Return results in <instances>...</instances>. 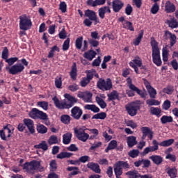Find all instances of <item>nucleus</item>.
Segmentation results:
<instances>
[{
    "instance_id": "9b49d317",
    "label": "nucleus",
    "mask_w": 178,
    "mask_h": 178,
    "mask_svg": "<svg viewBox=\"0 0 178 178\" xmlns=\"http://www.w3.org/2000/svg\"><path fill=\"white\" fill-rule=\"evenodd\" d=\"M129 66L134 69L136 73L138 74L140 73L138 72V67H141L143 66V60L140 56H136L134 58V59L129 62Z\"/></svg>"
},
{
    "instance_id": "864d4df0",
    "label": "nucleus",
    "mask_w": 178,
    "mask_h": 178,
    "mask_svg": "<svg viewBox=\"0 0 178 178\" xmlns=\"http://www.w3.org/2000/svg\"><path fill=\"white\" fill-rule=\"evenodd\" d=\"M17 60H19V58L17 57H13L7 58L6 60V62L9 65V66H12V65H14L15 62H17Z\"/></svg>"
},
{
    "instance_id": "412c9836",
    "label": "nucleus",
    "mask_w": 178,
    "mask_h": 178,
    "mask_svg": "<svg viewBox=\"0 0 178 178\" xmlns=\"http://www.w3.org/2000/svg\"><path fill=\"white\" fill-rule=\"evenodd\" d=\"M127 145L129 148H133L134 145H137V138L136 136H128L127 138Z\"/></svg>"
},
{
    "instance_id": "423d86ee",
    "label": "nucleus",
    "mask_w": 178,
    "mask_h": 178,
    "mask_svg": "<svg viewBox=\"0 0 178 178\" xmlns=\"http://www.w3.org/2000/svg\"><path fill=\"white\" fill-rule=\"evenodd\" d=\"M19 29L20 30H24V31L30 30L33 23L30 17L26 15H23L19 17Z\"/></svg>"
},
{
    "instance_id": "c85d7f7f",
    "label": "nucleus",
    "mask_w": 178,
    "mask_h": 178,
    "mask_svg": "<svg viewBox=\"0 0 178 178\" xmlns=\"http://www.w3.org/2000/svg\"><path fill=\"white\" fill-rule=\"evenodd\" d=\"M35 148L36 149H42L43 151H48V144L47 141L43 140L40 143L35 145Z\"/></svg>"
},
{
    "instance_id": "de8ad7c7",
    "label": "nucleus",
    "mask_w": 178,
    "mask_h": 178,
    "mask_svg": "<svg viewBox=\"0 0 178 178\" xmlns=\"http://www.w3.org/2000/svg\"><path fill=\"white\" fill-rule=\"evenodd\" d=\"M59 9L61 10L62 13H66L67 10V5L66 4V2L61 1L59 5Z\"/></svg>"
},
{
    "instance_id": "4be33fe9",
    "label": "nucleus",
    "mask_w": 178,
    "mask_h": 178,
    "mask_svg": "<svg viewBox=\"0 0 178 178\" xmlns=\"http://www.w3.org/2000/svg\"><path fill=\"white\" fill-rule=\"evenodd\" d=\"M130 90H132L133 91H135L141 97V98H146L147 97V93L142 91L141 90L138 89V88L136 87L134 85H130L129 86Z\"/></svg>"
},
{
    "instance_id": "603ef678",
    "label": "nucleus",
    "mask_w": 178,
    "mask_h": 178,
    "mask_svg": "<svg viewBox=\"0 0 178 178\" xmlns=\"http://www.w3.org/2000/svg\"><path fill=\"white\" fill-rule=\"evenodd\" d=\"M49 166H50L51 172H55V170H56V169H58V165L56 164V161L51 160L49 163Z\"/></svg>"
},
{
    "instance_id": "f704fd0d",
    "label": "nucleus",
    "mask_w": 178,
    "mask_h": 178,
    "mask_svg": "<svg viewBox=\"0 0 178 178\" xmlns=\"http://www.w3.org/2000/svg\"><path fill=\"white\" fill-rule=\"evenodd\" d=\"M59 51H60V49L59 47H58V46L55 45L52 47L50 49V51L49 52L47 58H54V56H55V52H59Z\"/></svg>"
},
{
    "instance_id": "8fccbe9b",
    "label": "nucleus",
    "mask_w": 178,
    "mask_h": 178,
    "mask_svg": "<svg viewBox=\"0 0 178 178\" xmlns=\"http://www.w3.org/2000/svg\"><path fill=\"white\" fill-rule=\"evenodd\" d=\"M37 105L40 108H42L44 111H48V102H38Z\"/></svg>"
},
{
    "instance_id": "aec40b11",
    "label": "nucleus",
    "mask_w": 178,
    "mask_h": 178,
    "mask_svg": "<svg viewBox=\"0 0 178 178\" xmlns=\"http://www.w3.org/2000/svg\"><path fill=\"white\" fill-rule=\"evenodd\" d=\"M166 173L168 175L169 177L170 178H176L177 177V170L176 169V168L172 167V168H170L168 167L165 169Z\"/></svg>"
},
{
    "instance_id": "6e6552de",
    "label": "nucleus",
    "mask_w": 178,
    "mask_h": 178,
    "mask_svg": "<svg viewBox=\"0 0 178 178\" xmlns=\"http://www.w3.org/2000/svg\"><path fill=\"white\" fill-rule=\"evenodd\" d=\"M128 115L130 116H136L137 112L140 111V102H134L125 106Z\"/></svg>"
},
{
    "instance_id": "5fc2aeb1",
    "label": "nucleus",
    "mask_w": 178,
    "mask_h": 178,
    "mask_svg": "<svg viewBox=\"0 0 178 178\" xmlns=\"http://www.w3.org/2000/svg\"><path fill=\"white\" fill-rule=\"evenodd\" d=\"M106 118V113L102 112L97 114H95L92 116V119H101L104 120Z\"/></svg>"
},
{
    "instance_id": "ddd939ff",
    "label": "nucleus",
    "mask_w": 178,
    "mask_h": 178,
    "mask_svg": "<svg viewBox=\"0 0 178 178\" xmlns=\"http://www.w3.org/2000/svg\"><path fill=\"white\" fill-rule=\"evenodd\" d=\"M153 146H149L144 149L143 152V155H147L149 154V152H154L155 151H158L159 149V143L156 140H153L152 141Z\"/></svg>"
},
{
    "instance_id": "79ce46f5",
    "label": "nucleus",
    "mask_w": 178,
    "mask_h": 178,
    "mask_svg": "<svg viewBox=\"0 0 178 178\" xmlns=\"http://www.w3.org/2000/svg\"><path fill=\"white\" fill-rule=\"evenodd\" d=\"M173 143H175L174 139H169L162 141L160 143L159 145H161V147H170V145H172Z\"/></svg>"
},
{
    "instance_id": "4468645a",
    "label": "nucleus",
    "mask_w": 178,
    "mask_h": 178,
    "mask_svg": "<svg viewBox=\"0 0 178 178\" xmlns=\"http://www.w3.org/2000/svg\"><path fill=\"white\" fill-rule=\"evenodd\" d=\"M140 130L143 133L142 140H145L147 136L149 137V140H152L154 138V132L149 127H143L140 128Z\"/></svg>"
},
{
    "instance_id": "13d9d810",
    "label": "nucleus",
    "mask_w": 178,
    "mask_h": 178,
    "mask_svg": "<svg viewBox=\"0 0 178 178\" xmlns=\"http://www.w3.org/2000/svg\"><path fill=\"white\" fill-rule=\"evenodd\" d=\"M147 92L149 93L150 98H155V97H156V90L152 87L147 89Z\"/></svg>"
},
{
    "instance_id": "338daca9",
    "label": "nucleus",
    "mask_w": 178,
    "mask_h": 178,
    "mask_svg": "<svg viewBox=\"0 0 178 178\" xmlns=\"http://www.w3.org/2000/svg\"><path fill=\"white\" fill-rule=\"evenodd\" d=\"M108 148L111 149H115V148H116V147H118V141L113 140H111L108 145Z\"/></svg>"
},
{
    "instance_id": "9d476101",
    "label": "nucleus",
    "mask_w": 178,
    "mask_h": 178,
    "mask_svg": "<svg viewBox=\"0 0 178 178\" xmlns=\"http://www.w3.org/2000/svg\"><path fill=\"white\" fill-rule=\"evenodd\" d=\"M45 114L46 113H44V111H41L38 108H33L29 113V116L35 120H37V119H40V120H41V119H44V118H45Z\"/></svg>"
},
{
    "instance_id": "774afa93",
    "label": "nucleus",
    "mask_w": 178,
    "mask_h": 178,
    "mask_svg": "<svg viewBox=\"0 0 178 178\" xmlns=\"http://www.w3.org/2000/svg\"><path fill=\"white\" fill-rule=\"evenodd\" d=\"M170 101L169 100H165L163 104V109H164V111H168L169 109V108H170Z\"/></svg>"
},
{
    "instance_id": "4d7b16f0",
    "label": "nucleus",
    "mask_w": 178,
    "mask_h": 178,
    "mask_svg": "<svg viewBox=\"0 0 178 178\" xmlns=\"http://www.w3.org/2000/svg\"><path fill=\"white\" fill-rule=\"evenodd\" d=\"M48 143L50 145H52L53 144H58V137H56V136H50L48 140Z\"/></svg>"
},
{
    "instance_id": "58836bf2",
    "label": "nucleus",
    "mask_w": 178,
    "mask_h": 178,
    "mask_svg": "<svg viewBox=\"0 0 178 178\" xmlns=\"http://www.w3.org/2000/svg\"><path fill=\"white\" fill-rule=\"evenodd\" d=\"M123 28L127 30H130V31H134V28L133 27V24L129 21H124L123 22Z\"/></svg>"
},
{
    "instance_id": "09e8293b",
    "label": "nucleus",
    "mask_w": 178,
    "mask_h": 178,
    "mask_svg": "<svg viewBox=\"0 0 178 178\" xmlns=\"http://www.w3.org/2000/svg\"><path fill=\"white\" fill-rule=\"evenodd\" d=\"M70 47V38H67L63 44V51H67Z\"/></svg>"
},
{
    "instance_id": "c756f323",
    "label": "nucleus",
    "mask_w": 178,
    "mask_h": 178,
    "mask_svg": "<svg viewBox=\"0 0 178 178\" xmlns=\"http://www.w3.org/2000/svg\"><path fill=\"white\" fill-rule=\"evenodd\" d=\"M162 57L163 62H168L169 60V49H168V46L162 49Z\"/></svg>"
},
{
    "instance_id": "e433bc0d",
    "label": "nucleus",
    "mask_w": 178,
    "mask_h": 178,
    "mask_svg": "<svg viewBox=\"0 0 178 178\" xmlns=\"http://www.w3.org/2000/svg\"><path fill=\"white\" fill-rule=\"evenodd\" d=\"M83 101L88 103L92 102V93L91 92H85Z\"/></svg>"
},
{
    "instance_id": "2f4dec72",
    "label": "nucleus",
    "mask_w": 178,
    "mask_h": 178,
    "mask_svg": "<svg viewBox=\"0 0 178 178\" xmlns=\"http://www.w3.org/2000/svg\"><path fill=\"white\" fill-rule=\"evenodd\" d=\"M37 131L40 134H45L48 132V128L44 124H39L37 125Z\"/></svg>"
},
{
    "instance_id": "4c0bfd02",
    "label": "nucleus",
    "mask_w": 178,
    "mask_h": 178,
    "mask_svg": "<svg viewBox=\"0 0 178 178\" xmlns=\"http://www.w3.org/2000/svg\"><path fill=\"white\" fill-rule=\"evenodd\" d=\"M108 101H113L119 98V93L116 90L112 91L110 94L108 95Z\"/></svg>"
},
{
    "instance_id": "3c124183",
    "label": "nucleus",
    "mask_w": 178,
    "mask_h": 178,
    "mask_svg": "<svg viewBox=\"0 0 178 178\" xmlns=\"http://www.w3.org/2000/svg\"><path fill=\"white\" fill-rule=\"evenodd\" d=\"M60 120L64 124H69L70 123V116L67 115H63L60 118Z\"/></svg>"
},
{
    "instance_id": "7c9ffc66",
    "label": "nucleus",
    "mask_w": 178,
    "mask_h": 178,
    "mask_svg": "<svg viewBox=\"0 0 178 178\" xmlns=\"http://www.w3.org/2000/svg\"><path fill=\"white\" fill-rule=\"evenodd\" d=\"M3 130H7L8 138H10V137H12V134H13V130H15V128L11 124H7L3 127Z\"/></svg>"
},
{
    "instance_id": "0e129e2a",
    "label": "nucleus",
    "mask_w": 178,
    "mask_h": 178,
    "mask_svg": "<svg viewBox=\"0 0 178 178\" xmlns=\"http://www.w3.org/2000/svg\"><path fill=\"white\" fill-rule=\"evenodd\" d=\"M159 10V5H158V3H155L152 8H151V12L153 15H156V13H158Z\"/></svg>"
},
{
    "instance_id": "72a5a7b5",
    "label": "nucleus",
    "mask_w": 178,
    "mask_h": 178,
    "mask_svg": "<svg viewBox=\"0 0 178 178\" xmlns=\"http://www.w3.org/2000/svg\"><path fill=\"white\" fill-rule=\"evenodd\" d=\"M149 159L152 160L154 163L156 165H160V163H162V157L161 156L158 155H153L149 157Z\"/></svg>"
},
{
    "instance_id": "ea45409f",
    "label": "nucleus",
    "mask_w": 178,
    "mask_h": 178,
    "mask_svg": "<svg viewBox=\"0 0 178 178\" xmlns=\"http://www.w3.org/2000/svg\"><path fill=\"white\" fill-rule=\"evenodd\" d=\"M73 154L70 152H63L57 155L58 159H63L65 158H70Z\"/></svg>"
},
{
    "instance_id": "a878e982",
    "label": "nucleus",
    "mask_w": 178,
    "mask_h": 178,
    "mask_svg": "<svg viewBox=\"0 0 178 178\" xmlns=\"http://www.w3.org/2000/svg\"><path fill=\"white\" fill-rule=\"evenodd\" d=\"M97 56V52L94 50H89L83 54V56L88 60H92Z\"/></svg>"
},
{
    "instance_id": "a19ab883",
    "label": "nucleus",
    "mask_w": 178,
    "mask_h": 178,
    "mask_svg": "<svg viewBox=\"0 0 178 178\" xmlns=\"http://www.w3.org/2000/svg\"><path fill=\"white\" fill-rule=\"evenodd\" d=\"M75 46L76 49H81V47H83V36H80L76 38L75 41Z\"/></svg>"
},
{
    "instance_id": "c9c22d12",
    "label": "nucleus",
    "mask_w": 178,
    "mask_h": 178,
    "mask_svg": "<svg viewBox=\"0 0 178 178\" xmlns=\"http://www.w3.org/2000/svg\"><path fill=\"white\" fill-rule=\"evenodd\" d=\"M126 175L129 178H140L141 176V175H140V173L136 170L129 171L126 173Z\"/></svg>"
},
{
    "instance_id": "b1692460",
    "label": "nucleus",
    "mask_w": 178,
    "mask_h": 178,
    "mask_svg": "<svg viewBox=\"0 0 178 178\" xmlns=\"http://www.w3.org/2000/svg\"><path fill=\"white\" fill-rule=\"evenodd\" d=\"M70 76L72 80H76V79H77V65H76V63H74L72 66Z\"/></svg>"
},
{
    "instance_id": "cd10ccee",
    "label": "nucleus",
    "mask_w": 178,
    "mask_h": 178,
    "mask_svg": "<svg viewBox=\"0 0 178 178\" xmlns=\"http://www.w3.org/2000/svg\"><path fill=\"white\" fill-rule=\"evenodd\" d=\"M84 108L87 111H91L94 113H98L99 112V108L95 106V104H86L84 106Z\"/></svg>"
},
{
    "instance_id": "f03ea898",
    "label": "nucleus",
    "mask_w": 178,
    "mask_h": 178,
    "mask_svg": "<svg viewBox=\"0 0 178 178\" xmlns=\"http://www.w3.org/2000/svg\"><path fill=\"white\" fill-rule=\"evenodd\" d=\"M150 45L152 47V58L153 63L156 66L162 65V60H161V50L158 46V42L154 38H151Z\"/></svg>"
},
{
    "instance_id": "a18cd8bd",
    "label": "nucleus",
    "mask_w": 178,
    "mask_h": 178,
    "mask_svg": "<svg viewBox=\"0 0 178 178\" xmlns=\"http://www.w3.org/2000/svg\"><path fill=\"white\" fill-rule=\"evenodd\" d=\"M146 104L149 106H152L154 105L157 106L158 105H161V102H159V101L156 99H148L146 101Z\"/></svg>"
},
{
    "instance_id": "bf43d9fd",
    "label": "nucleus",
    "mask_w": 178,
    "mask_h": 178,
    "mask_svg": "<svg viewBox=\"0 0 178 178\" xmlns=\"http://www.w3.org/2000/svg\"><path fill=\"white\" fill-rule=\"evenodd\" d=\"M138 154H140V151L137 149H133L128 153V155L131 158H137V156H138Z\"/></svg>"
},
{
    "instance_id": "dca6fc26",
    "label": "nucleus",
    "mask_w": 178,
    "mask_h": 178,
    "mask_svg": "<svg viewBox=\"0 0 178 178\" xmlns=\"http://www.w3.org/2000/svg\"><path fill=\"white\" fill-rule=\"evenodd\" d=\"M81 115H83V110L80 108L79 106H74L71 110V115L74 119H76V120H79L80 118H81Z\"/></svg>"
},
{
    "instance_id": "49530a36",
    "label": "nucleus",
    "mask_w": 178,
    "mask_h": 178,
    "mask_svg": "<svg viewBox=\"0 0 178 178\" xmlns=\"http://www.w3.org/2000/svg\"><path fill=\"white\" fill-rule=\"evenodd\" d=\"M54 84L56 88H62V76L56 77Z\"/></svg>"
},
{
    "instance_id": "1a4fd4ad",
    "label": "nucleus",
    "mask_w": 178,
    "mask_h": 178,
    "mask_svg": "<svg viewBox=\"0 0 178 178\" xmlns=\"http://www.w3.org/2000/svg\"><path fill=\"white\" fill-rule=\"evenodd\" d=\"M114 173L116 178H121L120 176L123 175V168H129V163L124 161H118L114 165Z\"/></svg>"
},
{
    "instance_id": "680f3d73",
    "label": "nucleus",
    "mask_w": 178,
    "mask_h": 178,
    "mask_svg": "<svg viewBox=\"0 0 178 178\" xmlns=\"http://www.w3.org/2000/svg\"><path fill=\"white\" fill-rule=\"evenodd\" d=\"M88 42L91 47H93L94 48H97L98 45H99V42L98 40H96V39H89Z\"/></svg>"
},
{
    "instance_id": "2eb2a0df",
    "label": "nucleus",
    "mask_w": 178,
    "mask_h": 178,
    "mask_svg": "<svg viewBox=\"0 0 178 178\" xmlns=\"http://www.w3.org/2000/svg\"><path fill=\"white\" fill-rule=\"evenodd\" d=\"M23 123L27 127L29 131L31 134H34L35 133V129H34V121H33L30 118H24L23 120Z\"/></svg>"
},
{
    "instance_id": "393cba45",
    "label": "nucleus",
    "mask_w": 178,
    "mask_h": 178,
    "mask_svg": "<svg viewBox=\"0 0 178 178\" xmlns=\"http://www.w3.org/2000/svg\"><path fill=\"white\" fill-rule=\"evenodd\" d=\"M165 12L167 13H173L175 10H176V8L173 3H170V1H167L165 6Z\"/></svg>"
},
{
    "instance_id": "f8f14e48",
    "label": "nucleus",
    "mask_w": 178,
    "mask_h": 178,
    "mask_svg": "<svg viewBox=\"0 0 178 178\" xmlns=\"http://www.w3.org/2000/svg\"><path fill=\"white\" fill-rule=\"evenodd\" d=\"M74 133L78 140H80V141H83V143H86V141L88 140V137H90V135L86 133V131L83 128H79L78 129H75Z\"/></svg>"
},
{
    "instance_id": "f257e3e1",
    "label": "nucleus",
    "mask_w": 178,
    "mask_h": 178,
    "mask_svg": "<svg viewBox=\"0 0 178 178\" xmlns=\"http://www.w3.org/2000/svg\"><path fill=\"white\" fill-rule=\"evenodd\" d=\"M64 97L66 98V99H67L68 102L66 100L60 102L59 99H58L56 96L52 99L55 106H56V108L58 109H70V108H72L74 104L77 103V99L67 93H65Z\"/></svg>"
},
{
    "instance_id": "69168bd1",
    "label": "nucleus",
    "mask_w": 178,
    "mask_h": 178,
    "mask_svg": "<svg viewBox=\"0 0 178 178\" xmlns=\"http://www.w3.org/2000/svg\"><path fill=\"white\" fill-rule=\"evenodd\" d=\"M68 90H70V91H72V92H75V91H77V90H79V85L76 83L70 85L68 86Z\"/></svg>"
},
{
    "instance_id": "f3484780",
    "label": "nucleus",
    "mask_w": 178,
    "mask_h": 178,
    "mask_svg": "<svg viewBox=\"0 0 178 178\" xmlns=\"http://www.w3.org/2000/svg\"><path fill=\"white\" fill-rule=\"evenodd\" d=\"M87 168L95 172V173H101V168H99V165L97 163L90 162L87 164Z\"/></svg>"
},
{
    "instance_id": "a211bd4d",
    "label": "nucleus",
    "mask_w": 178,
    "mask_h": 178,
    "mask_svg": "<svg viewBox=\"0 0 178 178\" xmlns=\"http://www.w3.org/2000/svg\"><path fill=\"white\" fill-rule=\"evenodd\" d=\"M113 12L118 13L123 8V3L120 0H114L112 2Z\"/></svg>"
},
{
    "instance_id": "473e14b6",
    "label": "nucleus",
    "mask_w": 178,
    "mask_h": 178,
    "mask_svg": "<svg viewBox=\"0 0 178 178\" xmlns=\"http://www.w3.org/2000/svg\"><path fill=\"white\" fill-rule=\"evenodd\" d=\"M173 122V118L172 116L163 115L161 118V122L162 124H166V123H172Z\"/></svg>"
},
{
    "instance_id": "5701e85b",
    "label": "nucleus",
    "mask_w": 178,
    "mask_h": 178,
    "mask_svg": "<svg viewBox=\"0 0 178 178\" xmlns=\"http://www.w3.org/2000/svg\"><path fill=\"white\" fill-rule=\"evenodd\" d=\"M165 23L168 24V27H170L171 29H177L178 27V22L175 18L167 19Z\"/></svg>"
},
{
    "instance_id": "6e6d98bb",
    "label": "nucleus",
    "mask_w": 178,
    "mask_h": 178,
    "mask_svg": "<svg viewBox=\"0 0 178 178\" xmlns=\"http://www.w3.org/2000/svg\"><path fill=\"white\" fill-rule=\"evenodd\" d=\"M150 113L152 115H155L156 116H159L161 115V109L156 107L150 108Z\"/></svg>"
},
{
    "instance_id": "7ed1b4c3",
    "label": "nucleus",
    "mask_w": 178,
    "mask_h": 178,
    "mask_svg": "<svg viewBox=\"0 0 178 178\" xmlns=\"http://www.w3.org/2000/svg\"><path fill=\"white\" fill-rule=\"evenodd\" d=\"M85 16L86 17H88L83 20V24L86 27H91L92 25V22L95 26L101 24L99 18H98V16H97V13H95L94 10H91L90 9L85 10Z\"/></svg>"
},
{
    "instance_id": "20e7f679",
    "label": "nucleus",
    "mask_w": 178,
    "mask_h": 178,
    "mask_svg": "<svg viewBox=\"0 0 178 178\" xmlns=\"http://www.w3.org/2000/svg\"><path fill=\"white\" fill-rule=\"evenodd\" d=\"M22 63H17L10 67H6V70L10 74H20L25 69L24 66H29V61L26 58H22L20 60Z\"/></svg>"
},
{
    "instance_id": "052dcab7",
    "label": "nucleus",
    "mask_w": 178,
    "mask_h": 178,
    "mask_svg": "<svg viewBox=\"0 0 178 178\" xmlns=\"http://www.w3.org/2000/svg\"><path fill=\"white\" fill-rule=\"evenodd\" d=\"M8 56H9V50H8V47H4L1 54V58L2 59H5V60H6Z\"/></svg>"
},
{
    "instance_id": "6ab92c4d",
    "label": "nucleus",
    "mask_w": 178,
    "mask_h": 178,
    "mask_svg": "<svg viewBox=\"0 0 178 178\" xmlns=\"http://www.w3.org/2000/svg\"><path fill=\"white\" fill-rule=\"evenodd\" d=\"M99 17L100 19H105V13H111V8L109 6H104L99 8Z\"/></svg>"
},
{
    "instance_id": "e2e57ef3",
    "label": "nucleus",
    "mask_w": 178,
    "mask_h": 178,
    "mask_svg": "<svg viewBox=\"0 0 178 178\" xmlns=\"http://www.w3.org/2000/svg\"><path fill=\"white\" fill-rule=\"evenodd\" d=\"M173 86H167L166 88L163 89V92H164L165 94L170 95L173 93Z\"/></svg>"
},
{
    "instance_id": "37998d69",
    "label": "nucleus",
    "mask_w": 178,
    "mask_h": 178,
    "mask_svg": "<svg viewBox=\"0 0 178 178\" xmlns=\"http://www.w3.org/2000/svg\"><path fill=\"white\" fill-rule=\"evenodd\" d=\"M144 35V31H141V32L139 33L138 36L134 40V45H140V42H141V40L143 39V37Z\"/></svg>"
},
{
    "instance_id": "39448f33",
    "label": "nucleus",
    "mask_w": 178,
    "mask_h": 178,
    "mask_svg": "<svg viewBox=\"0 0 178 178\" xmlns=\"http://www.w3.org/2000/svg\"><path fill=\"white\" fill-rule=\"evenodd\" d=\"M41 166V163L33 160L29 163H25L23 166L24 170H26L27 173H31L32 175L35 172V170H38Z\"/></svg>"
},
{
    "instance_id": "bb28decb",
    "label": "nucleus",
    "mask_w": 178,
    "mask_h": 178,
    "mask_svg": "<svg viewBox=\"0 0 178 178\" xmlns=\"http://www.w3.org/2000/svg\"><path fill=\"white\" fill-rule=\"evenodd\" d=\"M72 133L70 132H67L66 134H65L64 135H63V144H65V145H67V144H70L71 141H72Z\"/></svg>"
},
{
    "instance_id": "c03bdc74",
    "label": "nucleus",
    "mask_w": 178,
    "mask_h": 178,
    "mask_svg": "<svg viewBox=\"0 0 178 178\" xmlns=\"http://www.w3.org/2000/svg\"><path fill=\"white\" fill-rule=\"evenodd\" d=\"M95 99H96V102L98 104L100 108H102V109H105V107L106 106V103H105V101L101 99V97H96Z\"/></svg>"
},
{
    "instance_id": "0eeeda50",
    "label": "nucleus",
    "mask_w": 178,
    "mask_h": 178,
    "mask_svg": "<svg viewBox=\"0 0 178 178\" xmlns=\"http://www.w3.org/2000/svg\"><path fill=\"white\" fill-rule=\"evenodd\" d=\"M97 88L102 90V91H109L111 90L113 85H112V80L111 79H100L97 83Z\"/></svg>"
}]
</instances>
